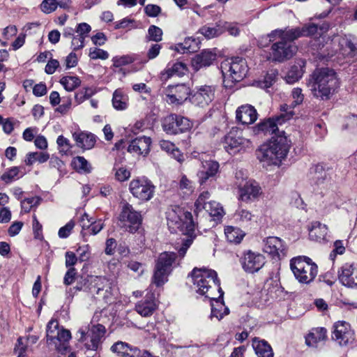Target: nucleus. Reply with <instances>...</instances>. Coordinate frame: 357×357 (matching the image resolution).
I'll return each instance as SVG.
<instances>
[{"instance_id":"23","label":"nucleus","mask_w":357,"mask_h":357,"mask_svg":"<svg viewBox=\"0 0 357 357\" xmlns=\"http://www.w3.org/2000/svg\"><path fill=\"white\" fill-rule=\"evenodd\" d=\"M219 163L214 160H206L202 162V169L197 172L200 184L205 183L210 178H213L219 171Z\"/></svg>"},{"instance_id":"41","label":"nucleus","mask_w":357,"mask_h":357,"mask_svg":"<svg viewBox=\"0 0 357 357\" xmlns=\"http://www.w3.org/2000/svg\"><path fill=\"white\" fill-rule=\"evenodd\" d=\"M236 220L241 226H249L255 219V215L248 210L241 208L238 210L235 214Z\"/></svg>"},{"instance_id":"47","label":"nucleus","mask_w":357,"mask_h":357,"mask_svg":"<svg viewBox=\"0 0 357 357\" xmlns=\"http://www.w3.org/2000/svg\"><path fill=\"white\" fill-rule=\"evenodd\" d=\"M66 8L65 1H56V0H43L40 7L43 13L49 14L54 11L57 7Z\"/></svg>"},{"instance_id":"46","label":"nucleus","mask_w":357,"mask_h":357,"mask_svg":"<svg viewBox=\"0 0 357 357\" xmlns=\"http://www.w3.org/2000/svg\"><path fill=\"white\" fill-rule=\"evenodd\" d=\"M205 211L208 213L210 216L216 218L217 219L221 218L225 214L223 208L215 201H209L208 204L206 205Z\"/></svg>"},{"instance_id":"48","label":"nucleus","mask_w":357,"mask_h":357,"mask_svg":"<svg viewBox=\"0 0 357 357\" xmlns=\"http://www.w3.org/2000/svg\"><path fill=\"white\" fill-rule=\"evenodd\" d=\"M73 164L74 168L78 172L89 173L91 171V167L90 164L84 157H76L74 158Z\"/></svg>"},{"instance_id":"31","label":"nucleus","mask_w":357,"mask_h":357,"mask_svg":"<svg viewBox=\"0 0 357 357\" xmlns=\"http://www.w3.org/2000/svg\"><path fill=\"white\" fill-rule=\"evenodd\" d=\"M112 102L115 109L125 110L128 107L129 98L122 89H117L113 93Z\"/></svg>"},{"instance_id":"11","label":"nucleus","mask_w":357,"mask_h":357,"mask_svg":"<svg viewBox=\"0 0 357 357\" xmlns=\"http://www.w3.org/2000/svg\"><path fill=\"white\" fill-rule=\"evenodd\" d=\"M142 215L128 203L123 204L119 216L121 226L130 233L136 231L142 223Z\"/></svg>"},{"instance_id":"60","label":"nucleus","mask_w":357,"mask_h":357,"mask_svg":"<svg viewBox=\"0 0 357 357\" xmlns=\"http://www.w3.org/2000/svg\"><path fill=\"white\" fill-rule=\"evenodd\" d=\"M77 252L79 256L78 259L81 261H86L90 258L91 253L89 245L79 246L77 250Z\"/></svg>"},{"instance_id":"59","label":"nucleus","mask_w":357,"mask_h":357,"mask_svg":"<svg viewBox=\"0 0 357 357\" xmlns=\"http://www.w3.org/2000/svg\"><path fill=\"white\" fill-rule=\"evenodd\" d=\"M89 283L87 282V278L86 279L84 280L83 282H77V285L73 288H69V289H68L66 291V294L69 296V297H71L73 298V296H74V294L77 291H82V290H86V289H89V285H86V284Z\"/></svg>"},{"instance_id":"22","label":"nucleus","mask_w":357,"mask_h":357,"mask_svg":"<svg viewBox=\"0 0 357 357\" xmlns=\"http://www.w3.org/2000/svg\"><path fill=\"white\" fill-rule=\"evenodd\" d=\"M284 245L280 238L270 236L264 241V252L268 253L273 258H280L281 255H284Z\"/></svg>"},{"instance_id":"44","label":"nucleus","mask_w":357,"mask_h":357,"mask_svg":"<svg viewBox=\"0 0 357 357\" xmlns=\"http://www.w3.org/2000/svg\"><path fill=\"white\" fill-rule=\"evenodd\" d=\"M50 155L47 153L45 152H31L29 153L24 160L26 165H32L35 162L38 161L40 163H43L49 159Z\"/></svg>"},{"instance_id":"62","label":"nucleus","mask_w":357,"mask_h":357,"mask_svg":"<svg viewBox=\"0 0 357 357\" xmlns=\"http://www.w3.org/2000/svg\"><path fill=\"white\" fill-rule=\"evenodd\" d=\"M318 26L315 24L310 23L301 27L303 37L312 36L317 33Z\"/></svg>"},{"instance_id":"13","label":"nucleus","mask_w":357,"mask_h":357,"mask_svg":"<svg viewBox=\"0 0 357 357\" xmlns=\"http://www.w3.org/2000/svg\"><path fill=\"white\" fill-rule=\"evenodd\" d=\"M224 149L229 154H236L250 144V141L243 137L242 132L233 128L224 137Z\"/></svg>"},{"instance_id":"25","label":"nucleus","mask_w":357,"mask_h":357,"mask_svg":"<svg viewBox=\"0 0 357 357\" xmlns=\"http://www.w3.org/2000/svg\"><path fill=\"white\" fill-rule=\"evenodd\" d=\"M270 40L280 39L287 43L291 42L300 37H303L301 28L286 29L284 30H275L269 35Z\"/></svg>"},{"instance_id":"37","label":"nucleus","mask_w":357,"mask_h":357,"mask_svg":"<svg viewBox=\"0 0 357 357\" xmlns=\"http://www.w3.org/2000/svg\"><path fill=\"white\" fill-rule=\"evenodd\" d=\"M343 54L354 57L357 54V40L350 37L342 38L340 42Z\"/></svg>"},{"instance_id":"54","label":"nucleus","mask_w":357,"mask_h":357,"mask_svg":"<svg viewBox=\"0 0 357 357\" xmlns=\"http://www.w3.org/2000/svg\"><path fill=\"white\" fill-rule=\"evenodd\" d=\"M114 172L115 179L119 182L128 180L131 176L130 172L123 167L114 168Z\"/></svg>"},{"instance_id":"30","label":"nucleus","mask_w":357,"mask_h":357,"mask_svg":"<svg viewBox=\"0 0 357 357\" xmlns=\"http://www.w3.org/2000/svg\"><path fill=\"white\" fill-rule=\"evenodd\" d=\"M73 137L77 146L84 149H91L96 143L95 136L91 133L75 132Z\"/></svg>"},{"instance_id":"26","label":"nucleus","mask_w":357,"mask_h":357,"mask_svg":"<svg viewBox=\"0 0 357 357\" xmlns=\"http://www.w3.org/2000/svg\"><path fill=\"white\" fill-rule=\"evenodd\" d=\"M151 140L150 137H141L133 139L128 146V151L136 155H146L149 153Z\"/></svg>"},{"instance_id":"16","label":"nucleus","mask_w":357,"mask_h":357,"mask_svg":"<svg viewBox=\"0 0 357 357\" xmlns=\"http://www.w3.org/2000/svg\"><path fill=\"white\" fill-rule=\"evenodd\" d=\"M333 328V339L340 345L345 346L354 341V333L349 323L339 321L334 324Z\"/></svg>"},{"instance_id":"8","label":"nucleus","mask_w":357,"mask_h":357,"mask_svg":"<svg viewBox=\"0 0 357 357\" xmlns=\"http://www.w3.org/2000/svg\"><path fill=\"white\" fill-rule=\"evenodd\" d=\"M223 73H226L232 82H240L247 75L248 67L246 61L241 57H234L225 61L221 64Z\"/></svg>"},{"instance_id":"35","label":"nucleus","mask_w":357,"mask_h":357,"mask_svg":"<svg viewBox=\"0 0 357 357\" xmlns=\"http://www.w3.org/2000/svg\"><path fill=\"white\" fill-rule=\"evenodd\" d=\"M87 282H89V290L91 291H96L98 295L101 291H104L105 287L108 285V280L102 276H87Z\"/></svg>"},{"instance_id":"56","label":"nucleus","mask_w":357,"mask_h":357,"mask_svg":"<svg viewBox=\"0 0 357 357\" xmlns=\"http://www.w3.org/2000/svg\"><path fill=\"white\" fill-rule=\"evenodd\" d=\"M134 61V59L129 55L116 56L113 59L114 66L116 68L121 67Z\"/></svg>"},{"instance_id":"21","label":"nucleus","mask_w":357,"mask_h":357,"mask_svg":"<svg viewBox=\"0 0 357 357\" xmlns=\"http://www.w3.org/2000/svg\"><path fill=\"white\" fill-rule=\"evenodd\" d=\"M215 89L211 86H202L193 93L190 100L197 106L204 107L214 98Z\"/></svg>"},{"instance_id":"58","label":"nucleus","mask_w":357,"mask_h":357,"mask_svg":"<svg viewBox=\"0 0 357 357\" xmlns=\"http://www.w3.org/2000/svg\"><path fill=\"white\" fill-rule=\"evenodd\" d=\"M56 143L60 148V152H63L66 154L68 153L72 148L69 140L63 135L58 137Z\"/></svg>"},{"instance_id":"50","label":"nucleus","mask_w":357,"mask_h":357,"mask_svg":"<svg viewBox=\"0 0 357 357\" xmlns=\"http://www.w3.org/2000/svg\"><path fill=\"white\" fill-rule=\"evenodd\" d=\"M96 90L92 87H85L75 95V101L80 104L84 102L86 99L89 98L93 94H95Z\"/></svg>"},{"instance_id":"29","label":"nucleus","mask_w":357,"mask_h":357,"mask_svg":"<svg viewBox=\"0 0 357 357\" xmlns=\"http://www.w3.org/2000/svg\"><path fill=\"white\" fill-rule=\"evenodd\" d=\"M156 309V303L154 301L153 295H151L144 301H139L135 310L142 317H149Z\"/></svg>"},{"instance_id":"19","label":"nucleus","mask_w":357,"mask_h":357,"mask_svg":"<svg viewBox=\"0 0 357 357\" xmlns=\"http://www.w3.org/2000/svg\"><path fill=\"white\" fill-rule=\"evenodd\" d=\"M273 57L275 61H282L291 58L297 52V47L282 40L272 45Z\"/></svg>"},{"instance_id":"24","label":"nucleus","mask_w":357,"mask_h":357,"mask_svg":"<svg viewBox=\"0 0 357 357\" xmlns=\"http://www.w3.org/2000/svg\"><path fill=\"white\" fill-rule=\"evenodd\" d=\"M236 119L245 125H250L257 119V112L255 108L250 105H244L238 107L236 111Z\"/></svg>"},{"instance_id":"28","label":"nucleus","mask_w":357,"mask_h":357,"mask_svg":"<svg viewBox=\"0 0 357 357\" xmlns=\"http://www.w3.org/2000/svg\"><path fill=\"white\" fill-rule=\"evenodd\" d=\"M111 351L121 357H136L139 354V349L130 347L123 342H117L111 347Z\"/></svg>"},{"instance_id":"27","label":"nucleus","mask_w":357,"mask_h":357,"mask_svg":"<svg viewBox=\"0 0 357 357\" xmlns=\"http://www.w3.org/2000/svg\"><path fill=\"white\" fill-rule=\"evenodd\" d=\"M216 59V54L211 50H205L195 56L192 60V66L196 70L209 66Z\"/></svg>"},{"instance_id":"33","label":"nucleus","mask_w":357,"mask_h":357,"mask_svg":"<svg viewBox=\"0 0 357 357\" xmlns=\"http://www.w3.org/2000/svg\"><path fill=\"white\" fill-rule=\"evenodd\" d=\"M252 347L258 357H273L272 348L265 340L255 338Z\"/></svg>"},{"instance_id":"43","label":"nucleus","mask_w":357,"mask_h":357,"mask_svg":"<svg viewBox=\"0 0 357 357\" xmlns=\"http://www.w3.org/2000/svg\"><path fill=\"white\" fill-rule=\"evenodd\" d=\"M303 75V70L301 66L294 65L289 70L285 79L288 84H294L298 82Z\"/></svg>"},{"instance_id":"1","label":"nucleus","mask_w":357,"mask_h":357,"mask_svg":"<svg viewBox=\"0 0 357 357\" xmlns=\"http://www.w3.org/2000/svg\"><path fill=\"white\" fill-rule=\"evenodd\" d=\"M307 85L314 97L326 100L331 98L338 87V79L333 70L319 68L312 74Z\"/></svg>"},{"instance_id":"52","label":"nucleus","mask_w":357,"mask_h":357,"mask_svg":"<svg viewBox=\"0 0 357 357\" xmlns=\"http://www.w3.org/2000/svg\"><path fill=\"white\" fill-rule=\"evenodd\" d=\"M149 40H152L155 42H159L162 40V31L160 28L151 25L149 26L148 29V36Z\"/></svg>"},{"instance_id":"6","label":"nucleus","mask_w":357,"mask_h":357,"mask_svg":"<svg viewBox=\"0 0 357 357\" xmlns=\"http://www.w3.org/2000/svg\"><path fill=\"white\" fill-rule=\"evenodd\" d=\"M176 258V255L173 252H164L159 255L153 277V282L157 287L163 285L167 281V276Z\"/></svg>"},{"instance_id":"49","label":"nucleus","mask_w":357,"mask_h":357,"mask_svg":"<svg viewBox=\"0 0 357 357\" xmlns=\"http://www.w3.org/2000/svg\"><path fill=\"white\" fill-rule=\"evenodd\" d=\"M211 194L208 191H204L199 195L196 202H195V212L202 211L206 209V205L208 204Z\"/></svg>"},{"instance_id":"57","label":"nucleus","mask_w":357,"mask_h":357,"mask_svg":"<svg viewBox=\"0 0 357 357\" xmlns=\"http://www.w3.org/2000/svg\"><path fill=\"white\" fill-rule=\"evenodd\" d=\"M91 31V26L85 22L79 23L75 28L76 35L82 36L84 39L88 37L89 33Z\"/></svg>"},{"instance_id":"3","label":"nucleus","mask_w":357,"mask_h":357,"mask_svg":"<svg viewBox=\"0 0 357 357\" xmlns=\"http://www.w3.org/2000/svg\"><path fill=\"white\" fill-rule=\"evenodd\" d=\"M193 287L197 293L205 295L210 299H214V291L217 290L219 297H222L223 291L220 286L217 273L207 268H195L192 273Z\"/></svg>"},{"instance_id":"4","label":"nucleus","mask_w":357,"mask_h":357,"mask_svg":"<svg viewBox=\"0 0 357 357\" xmlns=\"http://www.w3.org/2000/svg\"><path fill=\"white\" fill-rule=\"evenodd\" d=\"M289 145L286 137L277 136L272 137L270 142L262 146L258 158L261 162L269 165H278L287 154Z\"/></svg>"},{"instance_id":"39","label":"nucleus","mask_w":357,"mask_h":357,"mask_svg":"<svg viewBox=\"0 0 357 357\" xmlns=\"http://www.w3.org/2000/svg\"><path fill=\"white\" fill-rule=\"evenodd\" d=\"M225 234L227 241L232 243H239L245 236V233L239 228L227 226L225 229Z\"/></svg>"},{"instance_id":"34","label":"nucleus","mask_w":357,"mask_h":357,"mask_svg":"<svg viewBox=\"0 0 357 357\" xmlns=\"http://www.w3.org/2000/svg\"><path fill=\"white\" fill-rule=\"evenodd\" d=\"M328 233V227L319 222H314L312 224L309 236L312 240L321 241L324 240Z\"/></svg>"},{"instance_id":"55","label":"nucleus","mask_w":357,"mask_h":357,"mask_svg":"<svg viewBox=\"0 0 357 357\" xmlns=\"http://www.w3.org/2000/svg\"><path fill=\"white\" fill-rule=\"evenodd\" d=\"M278 71L276 70H271L267 73L264 79V85L261 87L268 88L271 86L277 80Z\"/></svg>"},{"instance_id":"15","label":"nucleus","mask_w":357,"mask_h":357,"mask_svg":"<svg viewBox=\"0 0 357 357\" xmlns=\"http://www.w3.org/2000/svg\"><path fill=\"white\" fill-rule=\"evenodd\" d=\"M265 263V257L263 255L250 250L247 251L241 259L243 268L250 273L259 271Z\"/></svg>"},{"instance_id":"20","label":"nucleus","mask_w":357,"mask_h":357,"mask_svg":"<svg viewBox=\"0 0 357 357\" xmlns=\"http://www.w3.org/2000/svg\"><path fill=\"white\" fill-rule=\"evenodd\" d=\"M261 194L259 184L254 181H248L238 188L239 199L245 203H250L258 199Z\"/></svg>"},{"instance_id":"7","label":"nucleus","mask_w":357,"mask_h":357,"mask_svg":"<svg viewBox=\"0 0 357 357\" xmlns=\"http://www.w3.org/2000/svg\"><path fill=\"white\" fill-rule=\"evenodd\" d=\"M47 342L50 346H54L57 351L66 349L65 344L71 338L70 331L59 329L56 320H51L47 326Z\"/></svg>"},{"instance_id":"51","label":"nucleus","mask_w":357,"mask_h":357,"mask_svg":"<svg viewBox=\"0 0 357 357\" xmlns=\"http://www.w3.org/2000/svg\"><path fill=\"white\" fill-rule=\"evenodd\" d=\"M220 26L222 29V33L227 31L231 36H236L240 33L239 28L236 23L220 21Z\"/></svg>"},{"instance_id":"42","label":"nucleus","mask_w":357,"mask_h":357,"mask_svg":"<svg viewBox=\"0 0 357 357\" xmlns=\"http://www.w3.org/2000/svg\"><path fill=\"white\" fill-rule=\"evenodd\" d=\"M199 32L206 38L211 39L222 34V29L220 26V22H218L214 27L207 25L203 26L199 29Z\"/></svg>"},{"instance_id":"12","label":"nucleus","mask_w":357,"mask_h":357,"mask_svg":"<svg viewBox=\"0 0 357 357\" xmlns=\"http://www.w3.org/2000/svg\"><path fill=\"white\" fill-rule=\"evenodd\" d=\"M87 327H82L78 333L80 336L78 340L84 342L85 347L89 350H96L100 342L101 338L105 333V328L101 324L94 325L90 330V333H86Z\"/></svg>"},{"instance_id":"53","label":"nucleus","mask_w":357,"mask_h":357,"mask_svg":"<svg viewBox=\"0 0 357 357\" xmlns=\"http://www.w3.org/2000/svg\"><path fill=\"white\" fill-rule=\"evenodd\" d=\"M89 56L91 59H102L105 60L109 58V54L107 51L97 47H92L89 49Z\"/></svg>"},{"instance_id":"61","label":"nucleus","mask_w":357,"mask_h":357,"mask_svg":"<svg viewBox=\"0 0 357 357\" xmlns=\"http://www.w3.org/2000/svg\"><path fill=\"white\" fill-rule=\"evenodd\" d=\"M328 176L327 172L324 169L323 166L317 165L314 167V179L316 180L318 184L324 182Z\"/></svg>"},{"instance_id":"17","label":"nucleus","mask_w":357,"mask_h":357,"mask_svg":"<svg viewBox=\"0 0 357 357\" xmlns=\"http://www.w3.org/2000/svg\"><path fill=\"white\" fill-rule=\"evenodd\" d=\"M165 94L168 103L180 105L188 99L190 89L185 84L169 86L165 89Z\"/></svg>"},{"instance_id":"2","label":"nucleus","mask_w":357,"mask_h":357,"mask_svg":"<svg viewBox=\"0 0 357 357\" xmlns=\"http://www.w3.org/2000/svg\"><path fill=\"white\" fill-rule=\"evenodd\" d=\"M167 222L169 227H175L188 237L183 240L181 248L178 250L179 255L183 257L187 250L192 243L191 238L196 225L193 220L192 215L180 207H175L167 212Z\"/></svg>"},{"instance_id":"14","label":"nucleus","mask_w":357,"mask_h":357,"mask_svg":"<svg viewBox=\"0 0 357 357\" xmlns=\"http://www.w3.org/2000/svg\"><path fill=\"white\" fill-rule=\"evenodd\" d=\"M192 126L190 121L181 116L170 114L164 119L163 130L168 134H178L189 130Z\"/></svg>"},{"instance_id":"63","label":"nucleus","mask_w":357,"mask_h":357,"mask_svg":"<svg viewBox=\"0 0 357 357\" xmlns=\"http://www.w3.org/2000/svg\"><path fill=\"white\" fill-rule=\"evenodd\" d=\"M345 251V248L342 241L337 240L334 243V249L330 254V258L334 261L337 255H342Z\"/></svg>"},{"instance_id":"38","label":"nucleus","mask_w":357,"mask_h":357,"mask_svg":"<svg viewBox=\"0 0 357 357\" xmlns=\"http://www.w3.org/2000/svg\"><path fill=\"white\" fill-rule=\"evenodd\" d=\"M199 48V42L192 37L185 38L183 43L176 44L172 49L180 52H195Z\"/></svg>"},{"instance_id":"64","label":"nucleus","mask_w":357,"mask_h":357,"mask_svg":"<svg viewBox=\"0 0 357 357\" xmlns=\"http://www.w3.org/2000/svg\"><path fill=\"white\" fill-rule=\"evenodd\" d=\"M179 188L184 193H191L193 191L192 182L185 176L181 177L179 182Z\"/></svg>"},{"instance_id":"32","label":"nucleus","mask_w":357,"mask_h":357,"mask_svg":"<svg viewBox=\"0 0 357 357\" xmlns=\"http://www.w3.org/2000/svg\"><path fill=\"white\" fill-rule=\"evenodd\" d=\"M326 339V330L324 328H313L305 337V343L309 347L317 344Z\"/></svg>"},{"instance_id":"5","label":"nucleus","mask_w":357,"mask_h":357,"mask_svg":"<svg viewBox=\"0 0 357 357\" xmlns=\"http://www.w3.org/2000/svg\"><path fill=\"white\" fill-rule=\"evenodd\" d=\"M290 266L296 278L303 284H309L313 281L318 273L317 264L307 257L292 259Z\"/></svg>"},{"instance_id":"9","label":"nucleus","mask_w":357,"mask_h":357,"mask_svg":"<svg viewBox=\"0 0 357 357\" xmlns=\"http://www.w3.org/2000/svg\"><path fill=\"white\" fill-rule=\"evenodd\" d=\"M155 188L152 182L144 177L134 178L129 185L130 193L142 202L151 200L154 196Z\"/></svg>"},{"instance_id":"45","label":"nucleus","mask_w":357,"mask_h":357,"mask_svg":"<svg viewBox=\"0 0 357 357\" xmlns=\"http://www.w3.org/2000/svg\"><path fill=\"white\" fill-rule=\"evenodd\" d=\"M61 84L68 91H73L81 84V80L76 76H65L60 79Z\"/></svg>"},{"instance_id":"40","label":"nucleus","mask_w":357,"mask_h":357,"mask_svg":"<svg viewBox=\"0 0 357 357\" xmlns=\"http://www.w3.org/2000/svg\"><path fill=\"white\" fill-rule=\"evenodd\" d=\"M188 71L186 65L183 62H176L172 67L167 68L162 73V76L168 79L172 76L178 77L184 75Z\"/></svg>"},{"instance_id":"10","label":"nucleus","mask_w":357,"mask_h":357,"mask_svg":"<svg viewBox=\"0 0 357 357\" xmlns=\"http://www.w3.org/2000/svg\"><path fill=\"white\" fill-rule=\"evenodd\" d=\"M280 114L275 119H268L257 125V130L265 134H273L278 130V125L291 119L294 114L293 107L287 104L280 106Z\"/></svg>"},{"instance_id":"36","label":"nucleus","mask_w":357,"mask_h":357,"mask_svg":"<svg viewBox=\"0 0 357 357\" xmlns=\"http://www.w3.org/2000/svg\"><path fill=\"white\" fill-rule=\"evenodd\" d=\"M220 298L218 296V298H216L214 296L213 302L211 304V317H215L218 320L222 319L229 312V308L220 300Z\"/></svg>"},{"instance_id":"18","label":"nucleus","mask_w":357,"mask_h":357,"mask_svg":"<svg viewBox=\"0 0 357 357\" xmlns=\"http://www.w3.org/2000/svg\"><path fill=\"white\" fill-rule=\"evenodd\" d=\"M340 282L348 287H357V264L345 263L338 271Z\"/></svg>"}]
</instances>
